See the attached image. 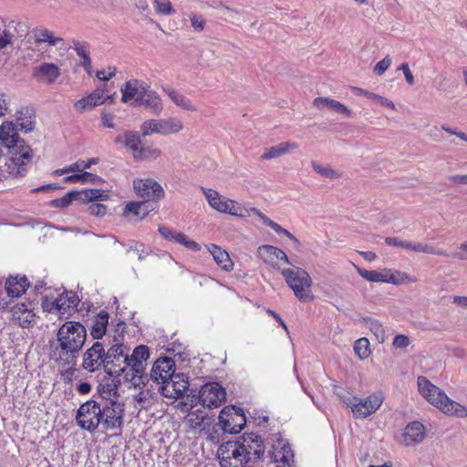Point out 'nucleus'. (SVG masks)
<instances>
[{"instance_id":"5","label":"nucleus","mask_w":467,"mask_h":467,"mask_svg":"<svg viewBox=\"0 0 467 467\" xmlns=\"http://www.w3.org/2000/svg\"><path fill=\"white\" fill-rule=\"evenodd\" d=\"M202 192L208 204L220 213H226L236 217L250 215V210L243 207L237 202L220 194L213 189L202 187Z\"/></svg>"},{"instance_id":"12","label":"nucleus","mask_w":467,"mask_h":467,"mask_svg":"<svg viewBox=\"0 0 467 467\" xmlns=\"http://www.w3.org/2000/svg\"><path fill=\"white\" fill-rule=\"evenodd\" d=\"M12 321L22 328H29L36 324V314L33 302H18L10 306Z\"/></svg>"},{"instance_id":"4","label":"nucleus","mask_w":467,"mask_h":467,"mask_svg":"<svg viewBox=\"0 0 467 467\" xmlns=\"http://www.w3.org/2000/svg\"><path fill=\"white\" fill-rule=\"evenodd\" d=\"M281 273L299 301L306 303L314 299L315 296L311 291L312 279L305 269L293 267L283 269Z\"/></svg>"},{"instance_id":"59","label":"nucleus","mask_w":467,"mask_h":467,"mask_svg":"<svg viewBox=\"0 0 467 467\" xmlns=\"http://www.w3.org/2000/svg\"><path fill=\"white\" fill-rule=\"evenodd\" d=\"M156 12L161 15H171L175 10L169 0H154Z\"/></svg>"},{"instance_id":"47","label":"nucleus","mask_w":467,"mask_h":467,"mask_svg":"<svg viewBox=\"0 0 467 467\" xmlns=\"http://www.w3.org/2000/svg\"><path fill=\"white\" fill-rule=\"evenodd\" d=\"M161 155V150L156 147H140L137 152L134 154V160L144 161V160H156Z\"/></svg>"},{"instance_id":"14","label":"nucleus","mask_w":467,"mask_h":467,"mask_svg":"<svg viewBox=\"0 0 467 467\" xmlns=\"http://www.w3.org/2000/svg\"><path fill=\"white\" fill-rule=\"evenodd\" d=\"M189 389L188 377L183 373H174L158 387V391L165 398L179 400Z\"/></svg>"},{"instance_id":"21","label":"nucleus","mask_w":467,"mask_h":467,"mask_svg":"<svg viewBox=\"0 0 467 467\" xmlns=\"http://www.w3.org/2000/svg\"><path fill=\"white\" fill-rule=\"evenodd\" d=\"M61 75V68L52 62H44L33 69L32 77L38 82L45 85H52Z\"/></svg>"},{"instance_id":"46","label":"nucleus","mask_w":467,"mask_h":467,"mask_svg":"<svg viewBox=\"0 0 467 467\" xmlns=\"http://www.w3.org/2000/svg\"><path fill=\"white\" fill-rule=\"evenodd\" d=\"M78 201L81 202H94L103 200L108 195L104 191L99 189H86L82 191H77Z\"/></svg>"},{"instance_id":"19","label":"nucleus","mask_w":467,"mask_h":467,"mask_svg":"<svg viewBox=\"0 0 467 467\" xmlns=\"http://www.w3.org/2000/svg\"><path fill=\"white\" fill-rule=\"evenodd\" d=\"M136 193L146 202L164 197V191L160 183L152 179H136L133 182Z\"/></svg>"},{"instance_id":"56","label":"nucleus","mask_w":467,"mask_h":467,"mask_svg":"<svg viewBox=\"0 0 467 467\" xmlns=\"http://www.w3.org/2000/svg\"><path fill=\"white\" fill-rule=\"evenodd\" d=\"M41 306L44 312L58 314L57 296L53 295L44 296Z\"/></svg>"},{"instance_id":"64","label":"nucleus","mask_w":467,"mask_h":467,"mask_svg":"<svg viewBox=\"0 0 467 467\" xmlns=\"http://www.w3.org/2000/svg\"><path fill=\"white\" fill-rule=\"evenodd\" d=\"M78 56L82 59L89 57L88 47L86 43L76 42L74 47Z\"/></svg>"},{"instance_id":"60","label":"nucleus","mask_w":467,"mask_h":467,"mask_svg":"<svg viewBox=\"0 0 467 467\" xmlns=\"http://www.w3.org/2000/svg\"><path fill=\"white\" fill-rule=\"evenodd\" d=\"M410 344L409 337L406 335L399 334L395 336L392 345L396 348L403 349Z\"/></svg>"},{"instance_id":"53","label":"nucleus","mask_w":467,"mask_h":467,"mask_svg":"<svg viewBox=\"0 0 467 467\" xmlns=\"http://www.w3.org/2000/svg\"><path fill=\"white\" fill-rule=\"evenodd\" d=\"M367 327L375 336L379 343H383L386 338V332L383 326L376 319H368Z\"/></svg>"},{"instance_id":"54","label":"nucleus","mask_w":467,"mask_h":467,"mask_svg":"<svg viewBox=\"0 0 467 467\" xmlns=\"http://www.w3.org/2000/svg\"><path fill=\"white\" fill-rule=\"evenodd\" d=\"M311 166L316 172L324 178L337 179L340 177V173L330 166H322L316 161H312Z\"/></svg>"},{"instance_id":"16","label":"nucleus","mask_w":467,"mask_h":467,"mask_svg":"<svg viewBox=\"0 0 467 467\" xmlns=\"http://www.w3.org/2000/svg\"><path fill=\"white\" fill-rule=\"evenodd\" d=\"M225 389L217 382L203 385L199 391V400L209 409L218 408L225 400Z\"/></svg>"},{"instance_id":"36","label":"nucleus","mask_w":467,"mask_h":467,"mask_svg":"<svg viewBox=\"0 0 467 467\" xmlns=\"http://www.w3.org/2000/svg\"><path fill=\"white\" fill-rule=\"evenodd\" d=\"M207 250L213 255L216 264L225 271H231L233 269L234 264L229 256V254L220 246L210 244L206 245Z\"/></svg>"},{"instance_id":"35","label":"nucleus","mask_w":467,"mask_h":467,"mask_svg":"<svg viewBox=\"0 0 467 467\" xmlns=\"http://www.w3.org/2000/svg\"><path fill=\"white\" fill-rule=\"evenodd\" d=\"M140 106L145 107V109L155 115H160L164 109L162 99L155 90L151 89L150 88L148 89L145 97L139 105V107Z\"/></svg>"},{"instance_id":"41","label":"nucleus","mask_w":467,"mask_h":467,"mask_svg":"<svg viewBox=\"0 0 467 467\" xmlns=\"http://www.w3.org/2000/svg\"><path fill=\"white\" fill-rule=\"evenodd\" d=\"M99 162L98 158H90L87 161L78 160L73 164H70L63 169H57L53 171L54 176H60L65 173L68 172H75V171H83L85 170L89 169L92 165L97 164Z\"/></svg>"},{"instance_id":"25","label":"nucleus","mask_w":467,"mask_h":467,"mask_svg":"<svg viewBox=\"0 0 467 467\" xmlns=\"http://www.w3.org/2000/svg\"><path fill=\"white\" fill-rule=\"evenodd\" d=\"M58 314L60 317H67L76 310L79 303V299L73 291H66L59 293L57 296Z\"/></svg>"},{"instance_id":"10","label":"nucleus","mask_w":467,"mask_h":467,"mask_svg":"<svg viewBox=\"0 0 467 467\" xmlns=\"http://www.w3.org/2000/svg\"><path fill=\"white\" fill-rule=\"evenodd\" d=\"M358 273L361 277L368 282L388 283L398 285L411 280L408 274L388 268H383L381 270H366L358 268Z\"/></svg>"},{"instance_id":"9","label":"nucleus","mask_w":467,"mask_h":467,"mask_svg":"<svg viewBox=\"0 0 467 467\" xmlns=\"http://www.w3.org/2000/svg\"><path fill=\"white\" fill-rule=\"evenodd\" d=\"M124 404L119 401H101V426L105 431H119L122 428Z\"/></svg>"},{"instance_id":"30","label":"nucleus","mask_w":467,"mask_h":467,"mask_svg":"<svg viewBox=\"0 0 467 467\" xmlns=\"http://www.w3.org/2000/svg\"><path fill=\"white\" fill-rule=\"evenodd\" d=\"M162 92L179 108L187 111H197V107L190 99L169 85L161 86Z\"/></svg>"},{"instance_id":"8","label":"nucleus","mask_w":467,"mask_h":467,"mask_svg":"<svg viewBox=\"0 0 467 467\" xmlns=\"http://www.w3.org/2000/svg\"><path fill=\"white\" fill-rule=\"evenodd\" d=\"M271 449L268 456L272 462L277 463L276 467H290L294 459V453L286 440L280 433H274L268 438Z\"/></svg>"},{"instance_id":"27","label":"nucleus","mask_w":467,"mask_h":467,"mask_svg":"<svg viewBox=\"0 0 467 467\" xmlns=\"http://www.w3.org/2000/svg\"><path fill=\"white\" fill-rule=\"evenodd\" d=\"M112 97L106 94L104 89H97L88 97L78 100L75 103V108L78 111H85L91 109L97 106L103 104L106 100L111 99Z\"/></svg>"},{"instance_id":"45","label":"nucleus","mask_w":467,"mask_h":467,"mask_svg":"<svg viewBox=\"0 0 467 467\" xmlns=\"http://www.w3.org/2000/svg\"><path fill=\"white\" fill-rule=\"evenodd\" d=\"M351 90L357 96H364L367 99L373 100L381 106L389 108L393 110L396 109L395 104L391 100L388 99L385 97L379 96L378 94L372 93L370 91H368L366 89H363V88H358V87H352Z\"/></svg>"},{"instance_id":"6","label":"nucleus","mask_w":467,"mask_h":467,"mask_svg":"<svg viewBox=\"0 0 467 467\" xmlns=\"http://www.w3.org/2000/svg\"><path fill=\"white\" fill-rule=\"evenodd\" d=\"M216 455L221 467H245L248 464L246 449L240 440L222 443Z\"/></svg>"},{"instance_id":"15","label":"nucleus","mask_w":467,"mask_h":467,"mask_svg":"<svg viewBox=\"0 0 467 467\" xmlns=\"http://www.w3.org/2000/svg\"><path fill=\"white\" fill-rule=\"evenodd\" d=\"M106 351L102 343L97 341L88 348L82 356V368L88 372L99 370L106 366Z\"/></svg>"},{"instance_id":"37","label":"nucleus","mask_w":467,"mask_h":467,"mask_svg":"<svg viewBox=\"0 0 467 467\" xmlns=\"http://www.w3.org/2000/svg\"><path fill=\"white\" fill-rule=\"evenodd\" d=\"M109 316L108 312L101 310L92 320L90 335L94 339H100L106 334Z\"/></svg>"},{"instance_id":"23","label":"nucleus","mask_w":467,"mask_h":467,"mask_svg":"<svg viewBox=\"0 0 467 467\" xmlns=\"http://www.w3.org/2000/svg\"><path fill=\"white\" fill-rule=\"evenodd\" d=\"M185 422L193 433H209L213 423L212 418L202 410L189 412L185 418Z\"/></svg>"},{"instance_id":"33","label":"nucleus","mask_w":467,"mask_h":467,"mask_svg":"<svg viewBox=\"0 0 467 467\" xmlns=\"http://www.w3.org/2000/svg\"><path fill=\"white\" fill-rule=\"evenodd\" d=\"M144 202H129L126 203L122 215L130 220H142L149 213V207Z\"/></svg>"},{"instance_id":"11","label":"nucleus","mask_w":467,"mask_h":467,"mask_svg":"<svg viewBox=\"0 0 467 467\" xmlns=\"http://www.w3.org/2000/svg\"><path fill=\"white\" fill-rule=\"evenodd\" d=\"M383 400L381 392H374L364 399L358 398V401H354L349 409L354 418L366 419L380 408Z\"/></svg>"},{"instance_id":"55","label":"nucleus","mask_w":467,"mask_h":467,"mask_svg":"<svg viewBox=\"0 0 467 467\" xmlns=\"http://www.w3.org/2000/svg\"><path fill=\"white\" fill-rule=\"evenodd\" d=\"M354 350L360 359L367 358L370 354L368 340L366 337L356 340Z\"/></svg>"},{"instance_id":"31","label":"nucleus","mask_w":467,"mask_h":467,"mask_svg":"<svg viewBox=\"0 0 467 467\" xmlns=\"http://www.w3.org/2000/svg\"><path fill=\"white\" fill-rule=\"evenodd\" d=\"M150 358V349L146 345L137 346L128 357V367L133 368L135 372L145 369V362Z\"/></svg>"},{"instance_id":"52","label":"nucleus","mask_w":467,"mask_h":467,"mask_svg":"<svg viewBox=\"0 0 467 467\" xmlns=\"http://www.w3.org/2000/svg\"><path fill=\"white\" fill-rule=\"evenodd\" d=\"M160 119H150L140 125L141 136L148 137L153 133L161 134Z\"/></svg>"},{"instance_id":"7","label":"nucleus","mask_w":467,"mask_h":467,"mask_svg":"<svg viewBox=\"0 0 467 467\" xmlns=\"http://www.w3.org/2000/svg\"><path fill=\"white\" fill-rule=\"evenodd\" d=\"M101 401L89 400L81 404L76 415L78 425L85 431L93 433L101 425Z\"/></svg>"},{"instance_id":"26","label":"nucleus","mask_w":467,"mask_h":467,"mask_svg":"<svg viewBox=\"0 0 467 467\" xmlns=\"http://www.w3.org/2000/svg\"><path fill=\"white\" fill-rule=\"evenodd\" d=\"M241 444L246 449L247 452V463L252 460L261 459L265 452L264 442L261 438L254 434L250 433L246 436H243Z\"/></svg>"},{"instance_id":"3","label":"nucleus","mask_w":467,"mask_h":467,"mask_svg":"<svg viewBox=\"0 0 467 467\" xmlns=\"http://www.w3.org/2000/svg\"><path fill=\"white\" fill-rule=\"evenodd\" d=\"M420 395L431 405L447 415L458 418L467 417V408L451 400L444 391L432 384L426 377L420 376L417 379Z\"/></svg>"},{"instance_id":"18","label":"nucleus","mask_w":467,"mask_h":467,"mask_svg":"<svg viewBox=\"0 0 467 467\" xmlns=\"http://www.w3.org/2000/svg\"><path fill=\"white\" fill-rule=\"evenodd\" d=\"M175 373V362L171 358H160L154 361L150 376V381L157 387L163 385L170 377Z\"/></svg>"},{"instance_id":"40","label":"nucleus","mask_w":467,"mask_h":467,"mask_svg":"<svg viewBox=\"0 0 467 467\" xmlns=\"http://www.w3.org/2000/svg\"><path fill=\"white\" fill-rule=\"evenodd\" d=\"M161 135L170 136L179 133L183 130V123L175 117L160 119Z\"/></svg>"},{"instance_id":"39","label":"nucleus","mask_w":467,"mask_h":467,"mask_svg":"<svg viewBox=\"0 0 467 467\" xmlns=\"http://www.w3.org/2000/svg\"><path fill=\"white\" fill-rule=\"evenodd\" d=\"M298 148V144L291 141L281 142L275 146L265 149V153L261 156L262 160H271L285 155L289 151Z\"/></svg>"},{"instance_id":"17","label":"nucleus","mask_w":467,"mask_h":467,"mask_svg":"<svg viewBox=\"0 0 467 467\" xmlns=\"http://www.w3.org/2000/svg\"><path fill=\"white\" fill-rule=\"evenodd\" d=\"M106 366L111 365L112 369L109 373L113 375H120V372L125 371L124 368H128V357L129 349L122 344H115L111 346L108 351H106Z\"/></svg>"},{"instance_id":"49","label":"nucleus","mask_w":467,"mask_h":467,"mask_svg":"<svg viewBox=\"0 0 467 467\" xmlns=\"http://www.w3.org/2000/svg\"><path fill=\"white\" fill-rule=\"evenodd\" d=\"M99 394L102 401H119L118 388L116 384L107 383L99 387Z\"/></svg>"},{"instance_id":"43","label":"nucleus","mask_w":467,"mask_h":467,"mask_svg":"<svg viewBox=\"0 0 467 467\" xmlns=\"http://www.w3.org/2000/svg\"><path fill=\"white\" fill-rule=\"evenodd\" d=\"M124 369L125 371L120 372V375L123 374L124 381L130 383L134 389L141 387V384L149 379L144 368L138 372H135L131 367Z\"/></svg>"},{"instance_id":"62","label":"nucleus","mask_w":467,"mask_h":467,"mask_svg":"<svg viewBox=\"0 0 467 467\" xmlns=\"http://www.w3.org/2000/svg\"><path fill=\"white\" fill-rule=\"evenodd\" d=\"M190 21L192 26L194 28L195 31L201 32L203 30L205 20L202 16L192 14L190 16Z\"/></svg>"},{"instance_id":"51","label":"nucleus","mask_w":467,"mask_h":467,"mask_svg":"<svg viewBox=\"0 0 467 467\" xmlns=\"http://www.w3.org/2000/svg\"><path fill=\"white\" fill-rule=\"evenodd\" d=\"M333 392L340 400V401L348 408H350L351 404L354 401H358V397H356L355 395L352 394V392H350L348 389L341 386H334Z\"/></svg>"},{"instance_id":"48","label":"nucleus","mask_w":467,"mask_h":467,"mask_svg":"<svg viewBox=\"0 0 467 467\" xmlns=\"http://www.w3.org/2000/svg\"><path fill=\"white\" fill-rule=\"evenodd\" d=\"M15 35L10 31L9 26L3 19H0V50L13 45Z\"/></svg>"},{"instance_id":"42","label":"nucleus","mask_w":467,"mask_h":467,"mask_svg":"<svg viewBox=\"0 0 467 467\" xmlns=\"http://www.w3.org/2000/svg\"><path fill=\"white\" fill-rule=\"evenodd\" d=\"M16 122L20 128V130L25 132L33 130L35 127L34 110L29 108L21 109L16 113Z\"/></svg>"},{"instance_id":"28","label":"nucleus","mask_w":467,"mask_h":467,"mask_svg":"<svg viewBox=\"0 0 467 467\" xmlns=\"http://www.w3.org/2000/svg\"><path fill=\"white\" fill-rule=\"evenodd\" d=\"M158 231L163 238L184 245L186 248H189L193 251H199L201 249V245L199 244H197L194 241L189 240L188 237L182 233H177L172 229H170L163 225L159 226Z\"/></svg>"},{"instance_id":"20","label":"nucleus","mask_w":467,"mask_h":467,"mask_svg":"<svg viewBox=\"0 0 467 467\" xmlns=\"http://www.w3.org/2000/svg\"><path fill=\"white\" fill-rule=\"evenodd\" d=\"M385 243L390 246L401 247L407 250H410L417 253H423L429 254H436V255H444L448 256L449 254L442 250L435 248L431 244L419 243V242H410V241H402L396 237H387L385 239Z\"/></svg>"},{"instance_id":"34","label":"nucleus","mask_w":467,"mask_h":467,"mask_svg":"<svg viewBox=\"0 0 467 467\" xmlns=\"http://www.w3.org/2000/svg\"><path fill=\"white\" fill-rule=\"evenodd\" d=\"M114 143L126 147L134 155L141 144L140 135L136 131L127 130L117 135Z\"/></svg>"},{"instance_id":"58","label":"nucleus","mask_w":467,"mask_h":467,"mask_svg":"<svg viewBox=\"0 0 467 467\" xmlns=\"http://www.w3.org/2000/svg\"><path fill=\"white\" fill-rule=\"evenodd\" d=\"M74 200L78 201L77 191H71L61 198L55 199L51 202L52 206L57 208H66Z\"/></svg>"},{"instance_id":"24","label":"nucleus","mask_w":467,"mask_h":467,"mask_svg":"<svg viewBox=\"0 0 467 467\" xmlns=\"http://www.w3.org/2000/svg\"><path fill=\"white\" fill-rule=\"evenodd\" d=\"M424 437V426L419 421H412L405 427L399 441L405 446H411L421 442Z\"/></svg>"},{"instance_id":"1","label":"nucleus","mask_w":467,"mask_h":467,"mask_svg":"<svg viewBox=\"0 0 467 467\" xmlns=\"http://www.w3.org/2000/svg\"><path fill=\"white\" fill-rule=\"evenodd\" d=\"M87 339V329L76 321H66L50 341L49 357L60 366H73Z\"/></svg>"},{"instance_id":"44","label":"nucleus","mask_w":467,"mask_h":467,"mask_svg":"<svg viewBox=\"0 0 467 467\" xmlns=\"http://www.w3.org/2000/svg\"><path fill=\"white\" fill-rule=\"evenodd\" d=\"M35 43L36 45L48 44L51 46H57L63 42L61 37L55 36L54 33L46 28L35 29L33 31Z\"/></svg>"},{"instance_id":"2","label":"nucleus","mask_w":467,"mask_h":467,"mask_svg":"<svg viewBox=\"0 0 467 467\" xmlns=\"http://www.w3.org/2000/svg\"><path fill=\"white\" fill-rule=\"evenodd\" d=\"M0 142L11 150L12 156L5 163L7 172L12 177H24L28 171L33 153L31 147L19 138L13 121H4L0 125Z\"/></svg>"},{"instance_id":"50","label":"nucleus","mask_w":467,"mask_h":467,"mask_svg":"<svg viewBox=\"0 0 467 467\" xmlns=\"http://www.w3.org/2000/svg\"><path fill=\"white\" fill-rule=\"evenodd\" d=\"M273 250H277V247L268 244H264L258 247V255L259 257L268 265L275 267V252Z\"/></svg>"},{"instance_id":"57","label":"nucleus","mask_w":467,"mask_h":467,"mask_svg":"<svg viewBox=\"0 0 467 467\" xmlns=\"http://www.w3.org/2000/svg\"><path fill=\"white\" fill-rule=\"evenodd\" d=\"M250 212H252L258 218H260V220L263 222L264 224L269 226L275 232L281 234V232L283 231L284 228L281 225H279L275 222L272 221L265 214H264L260 210L253 207L250 209Z\"/></svg>"},{"instance_id":"61","label":"nucleus","mask_w":467,"mask_h":467,"mask_svg":"<svg viewBox=\"0 0 467 467\" xmlns=\"http://www.w3.org/2000/svg\"><path fill=\"white\" fill-rule=\"evenodd\" d=\"M390 64H391V58L389 57H385L382 60L379 61L376 64V66L374 67V72L377 75L381 76L389 67Z\"/></svg>"},{"instance_id":"38","label":"nucleus","mask_w":467,"mask_h":467,"mask_svg":"<svg viewBox=\"0 0 467 467\" xmlns=\"http://www.w3.org/2000/svg\"><path fill=\"white\" fill-rule=\"evenodd\" d=\"M313 105L319 109H329L347 116L351 115V111L342 103L329 98H317L313 101Z\"/></svg>"},{"instance_id":"63","label":"nucleus","mask_w":467,"mask_h":467,"mask_svg":"<svg viewBox=\"0 0 467 467\" xmlns=\"http://www.w3.org/2000/svg\"><path fill=\"white\" fill-rule=\"evenodd\" d=\"M88 210L91 215L103 216L107 212V206L102 203H92Z\"/></svg>"},{"instance_id":"29","label":"nucleus","mask_w":467,"mask_h":467,"mask_svg":"<svg viewBox=\"0 0 467 467\" xmlns=\"http://www.w3.org/2000/svg\"><path fill=\"white\" fill-rule=\"evenodd\" d=\"M158 231L163 238L184 245L186 248H189L193 251H199L201 249V245L199 244H197L194 241L189 240L188 237L182 233H177L172 229H170L163 225L159 226Z\"/></svg>"},{"instance_id":"22","label":"nucleus","mask_w":467,"mask_h":467,"mask_svg":"<svg viewBox=\"0 0 467 467\" xmlns=\"http://www.w3.org/2000/svg\"><path fill=\"white\" fill-rule=\"evenodd\" d=\"M140 391L133 396L135 406L140 410L150 409L158 399V387L155 388L153 384L150 383V379L143 382L141 387H138Z\"/></svg>"},{"instance_id":"32","label":"nucleus","mask_w":467,"mask_h":467,"mask_svg":"<svg viewBox=\"0 0 467 467\" xmlns=\"http://www.w3.org/2000/svg\"><path fill=\"white\" fill-rule=\"evenodd\" d=\"M29 286L27 278L24 276H10L5 282V290L11 297H19L26 293Z\"/></svg>"},{"instance_id":"13","label":"nucleus","mask_w":467,"mask_h":467,"mask_svg":"<svg viewBox=\"0 0 467 467\" xmlns=\"http://www.w3.org/2000/svg\"><path fill=\"white\" fill-rule=\"evenodd\" d=\"M150 88V84L143 80L130 79L120 88L121 101L123 103H130L134 107H139Z\"/></svg>"}]
</instances>
